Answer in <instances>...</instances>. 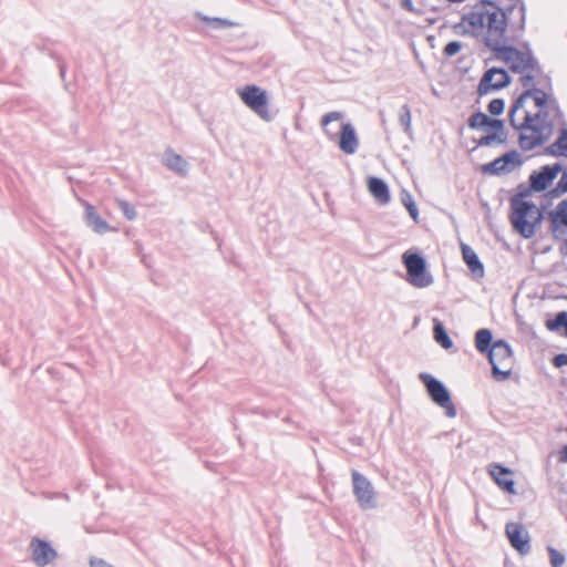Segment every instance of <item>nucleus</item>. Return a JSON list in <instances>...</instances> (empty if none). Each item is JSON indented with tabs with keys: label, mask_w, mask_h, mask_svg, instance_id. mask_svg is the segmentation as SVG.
I'll list each match as a JSON object with an SVG mask.
<instances>
[{
	"label": "nucleus",
	"mask_w": 567,
	"mask_h": 567,
	"mask_svg": "<svg viewBox=\"0 0 567 567\" xmlns=\"http://www.w3.org/2000/svg\"><path fill=\"white\" fill-rule=\"evenodd\" d=\"M553 363L557 368L567 365V353H559L554 357Z\"/></svg>",
	"instance_id": "nucleus-37"
},
{
	"label": "nucleus",
	"mask_w": 567,
	"mask_h": 567,
	"mask_svg": "<svg viewBox=\"0 0 567 567\" xmlns=\"http://www.w3.org/2000/svg\"><path fill=\"white\" fill-rule=\"evenodd\" d=\"M489 124V116L483 112L474 113L468 120V126L473 130L486 127Z\"/></svg>",
	"instance_id": "nucleus-29"
},
{
	"label": "nucleus",
	"mask_w": 567,
	"mask_h": 567,
	"mask_svg": "<svg viewBox=\"0 0 567 567\" xmlns=\"http://www.w3.org/2000/svg\"><path fill=\"white\" fill-rule=\"evenodd\" d=\"M402 203L406 207V209H408L410 216L413 218V220L417 221L419 209L416 207V204H415L413 197L409 193H405L402 195Z\"/></svg>",
	"instance_id": "nucleus-31"
},
{
	"label": "nucleus",
	"mask_w": 567,
	"mask_h": 567,
	"mask_svg": "<svg viewBox=\"0 0 567 567\" xmlns=\"http://www.w3.org/2000/svg\"><path fill=\"white\" fill-rule=\"evenodd\" d=\"M546 154L551 156L567 157V124L560 127L557 140L545 148Z\"/></svg>",
	"instance_id": "nucleus-22"
},
{
	"label": "nucleus",
	"mask_w": 567,
	"mask_h": 567,
	"mask_svg": "<svg viewBox=\"0 0 567 567\" xmlns=\"http://www.w3.org/2000/svg\"><path fill=\"white\" fill-rule=\"evenodd\" d=\"M505 533L512 547L520 555H526L530 551L529 535L523 524L509 522L505 526Z\"/></svg>",
	"instance_id": "nucleus-14"
},
{
	"label": "nucleus",
	"mask_w": 567,
	"mask_h": 567,
	"mask_svg": "<svg viewBox=\"0 0 567 567\" xmlns=\"http://www.w3.org/2000/svg\"><path fill=\"white\" fill-rule=\"evenodd\" d=\"M493 334L489 329H480L475 333V347L478 352L487 354L493 347Z\"/></svg>",
	"instance_id": "nucleus-23"
},
{
	"label": "nucleus",
	"mask_w": 567,
	"mask_h": 567,
	"mask_svg": "<svg viewBox=\"0 0 567 567\" xmlns=\"http://www.w3.org/2000/svg\"><path fill=\"white\" fill-rule=\"evenodd\" d=\"M202 21L210 23L215 29L230 28L234 27V22L221 18H210L203 16L202 13L196 14Z\"/></svg>",
	"instance_id": "nucleus-30"
},
{
	"label": "nucleus",
	"mask_w": 567,
	"mask_h": 567,
	"mask_svg": "<svg viewBox=\"0 0 567 567\" xmlns=\"http://www.w3.org/2000/svg\"><path fill=\"white\" fill-rule=\"evenodd\" d=\"M545 326L549 331H558L560 328H564L563 334L567 338V312H558L554 319H548Z\"/></svg>",
	"instance_id": "nucleus-25"
},
{
	"label": "nucleus",
	"mask_w": 567,
	"mask_h": 567,
	"mask_svg": "<svg viewBox=\"0 0 567 567\" xmlns=\"http://www.w3.org/2000/svg\"><path fill=\"white\" fill-rule=\"evenodd\" d=\"M489 475L504 492L515 494V482L512 478V471L501 464H492L488 468Z\"/></svg>",
	"instance_id": "nucleus-16"
},
{
	"label": "nucleus",
	"mask_w": 567,
	"mask_h": 567,
	"mask_svg": "<svg viewBox=\"0 0 567 567\" xmlns=\"http://www.w3.org/2000/svg\"><path fill=\"white\" fill-rule=\"evenodd\" d=\"M491 41H484L485 45L494 51V58L503 61L515 73L535 72L540 73L542 69L529 48L525 51L513 45H507L508 40H501V34L494 31Z\"/></svg>",
	"instance_id": "nucleus-3"
},
{
	"label": "nucleus",
	"mask_w": 567,
	"mask_h": 567,
	"mask_svg": "<svg viewBox=\"0 0 567 567\" xmlns=\"http://www.w3.org/2000/svg\"><path fill=\"white\" fill-rule=\"evenodd\" d=\"M488 361L492 365V375L503 382L511 378L514 357L511 346L503 339L496 340L492 349L487 352Z\"/></svg>",
	"instance_id": "nucleus-6"
},
{
	"label": "nucleus",
	"mask_w": 567,
	"mask_h": 567,
	"mask_svg": "<svg viewBox=\"0 0 567 567\" xmlns=\"http://www.w3.org/2000/svg\"><path fill=\"white\" fill-rule=\"evenodd\" d=\"M511 82V78L504 69L492 68L487 70L478 84V94L484 95L493 90H501L507 86Z\"/></svg>",
	"instance_id": "nucleus-13"
},
{
	"label": "nucleus",
	"mask_w": 567,
	"mask_h": 567,
	"mask_svg": "<svg viewBox=\"0 0 567 567\" xmlns=\"http://www.w3.org/2000/svg\"><path fill=\"white\" fill-rule=\"evenodd\" d=\"M526 6L523 0H499V3L480 0L462 17L466 32L491 41L495 32L501 40H508L506 32H522L525 29Z\"/></svg>",
	"instance_id": "nucleus-2"
},
{
	"label": "nucleus",
	"mask_w": 567,
	"mask_h": 567,
	"mask_svg": "<svg viewBox=\"0 0 567 567\" xmlns=\"http://www.w3.org/2000/svg\"><path fill=\"white\" fill-rule=\"evenodd\" d=\"M164 165L179 175H186L188 163L181 155L167 150L164 154Z\"/></svg>",
	"instance_id": "nucleus-21"
},
{
	"label": "nucleus",
	"mask_w": 567,
	"mask_h": 567,
	"mask_svg": "<svg viewBox=\"0 0 567 567\" xmlns=\"http://www.w3.org/2000/svg\"><path fill=\"white\" fill-rule=\"evenodd\" d=\"M461 49L462 43L460 41H451L445 45L443 52L446 56H453L458 53Z\"/></svg>",
	"instance_id": "nucleus-36"
},
{
	"label": "nucleus",
	"mask_w": 567,
	"mask_h": 567,
	"mask_svg": "<svg viewBox=\"0 0 567 567\" xmlns=\"http://www.w3.org/2000/svg\"><path fill=\"white\" fill-rule=\"evenodd\" d=\"M567 193V167L561 171V176L554 188L547 192L546 197L549 199L558 198Z\"/></svg>",
	"instance_id": "nucleus-26"
},
{
	"label": "nucleus",
	"mask_w": 567,
	"mask_h": 567,
	"mask_svg": "<svg viewBox=\"0 0 567 567\" xmlns=\"http://www.w3.org/2000/svg\"><path fill=\"white\" fill-rule=\"evenodd\" d=\"M505 142H506V135L504 134V132H501V133L494 132V133L487 134L485 136H482L477 141V146H489L493 143L503 144Z\"/></svg>",
	"instance_id": "nucleus-28"
},
{
	"label": "nucleus",
	"mask_w": 567,
	"mask_h": 567,
	"mask_svg": "<svg viewBox=\"0 0 567 567\" xmlns=\"http://www.w3.org/2000/svg\"><path fill=\"white\" fill-rule=\"evenodd\" d=\"M31 557L38 567L49 565L56 557V551L52 546L40 538H33L30 543Z\"/></svg>",
	"instance_id": "nucleus-15"
},
{
	"label": "nucleus",
	"mask_w": 567,
	"mask_h": 567,
	"mask_svg": "<svg viewBox=\"0 0 567 567\" xmlns=\"http://www.w3.org/2000/svg\"><path fill=\"white\" fill-rule=\"evenodd\" d=\"M520 155L513 150L482 166V172L488 175H501L513 172L522 165Z\"/></svg>",
	"instance_id": "nucleus-11"
},
{
	"label": "nucleus",
	"mask_w": 567,
	"mask_h": 567,
	"mask_svg": "<svg viewBox=\"0 0 567 567\" xmlns=\"http://www.w3.org/2000/svg\"><path fill=\"white\" fill-rule=\"evenodd\" d=\"M486 127L495 128L496 132L501 133V132H503V128H504V122L502 120L489 117V124H487Z\"/></svg>",
	"instance_id": "nucleus-38"
},
{
	"label": "nucleus",
	"mask_w": 567,
	"mask_h": 567,
	"mask_svg": "<svg viewBox=\"0 0 567 567\" xmlns=\"http://www.w3.org/2000/svg\"><path fill=\"white\" fill-rule=\"evenodd\" d=\"M353 495L362 509L377 507V496L372 483L361 473L353 470L351 473Z\"/></svg>",
	"instance_id": "nucleus-10"
},
{
	"label": "nucleus",
	"mask_w": 567,
	"mask_h": 567,
	"mask_svg": "<svg viewBox=\"0 0 567 567\" xmlns=\"http://www.w3.org/2000/svg\"><path fill=\"white\" fill-rule=\"evenodd\" d=\"M508 118L519 132L518 144L525 152L544 145L556 125L566 124L557 100L540 89L525 90L512 104Z\"/></svg>",
	"instance_id": "nucleus-1"
},
{
	"label": "nucleus",
	"mask_w": 567,
	"mask_h": 567,
	"mask_svg": "<svg viewBox=\"0 0 567 567\" xmlns=\"http://www.w3.org/2000/svg\"><path fill=\"white\" fill-rule=\"evenodd\" d=\"M550 218V230L554 237H559L565 231L560 228V226L567 227V199L561 200L555 210L549 212Z\"/></svg>",
	"instance_id": "nucleus-17"
},
{
	"label": "nucleus",
	"mask_w": 567,
	"mask_h": 567,
	"mask_svg": "<svg viewBox=\"0 0 567 567\" xmlns=\"http://www.w3.org/2000/svg\"><path fill=\"white\" fill-rule=\"evenodd\" d=\"M368 189L381 205L388 204L391 199L386 183L379 177H370L368 179Z\"/></svg>",
	"instance_id": "nucleus-19"
},
{
	"label": "nucleus",
	"mask_w": 567,
	"mask_h": 567,
	"mask_svg": "<svg viewBox=\"0 0 567 567\" xmlns=\"http://www.w3.org/2000/svg\"><path fill=\"white\" fill-rule=\"evenodd\" d=\"M461 249L463 260L468 267V269L473 272L474 276L482 278L484 276V266L481 262L477 254L465 244L461 245Z\"/></svg>",
	"instance_id": "nucleus-20"
},
{
	"label": "nucleus",
	"mask_w": 567,
	"mask_h": 567,
	"mask_svg": "<svg viewBox=\"0 0 567 567\" xmlns=\"http://www.w3.org/2000/svg\"><path fill=\"white\" fill-rule=\"evenodd\" d=\"M411 121H412L411 110H410L409 105L404 104L399 110V123L403 127L404 132L408 135H411V133H412Z\"/></svg>",
	"instance_id": "nucleus-27"
},
{
	"label": "nucleus",
	"mask_w": 567,
	"mask_h": 567,
	"mask_svg": "<svg viewBox=\"0 0 567 567\" xmlns=\"http://www.w3.org/2000/svg\"><path fill=\"white\" fill-rule=\"evenodd\" d=\"M402 262L406 269V280L416 288H425L433 284V277L426 271V261L417 252L405 251Z\"/></svg>",
	"instance_id": "nucleus-7"
},
{
	"label": "nucleus",
	"mask_w": 567,
	"mask_h": 567,
	"mask_svg": "<svg viewBox=\"0 0 567 567\" xmlns=\"http://www.w3.org/2000/svg\"><path fill=\"white\" fill-rule=\"evenodd\" d=\"M343 117L341 112H329L321 118V126L327 135H329L330 140H334L338 133H340L339 137V147L346 154H354L359 147V141L355 134L354 127L350 123H341L337 130L330 127L332 122H338Z\"/></svg>",
	"instance_id": "nucleus-5"
},
{
	"label": "nucleus",
	"mask_w": 567,
	"mask_h": 567,
	"mask_svg": "<svg viewBox=\"0 0 567 567\" xmlns=\"http://www.w3.org/2000/svg\"><path fill=\"white\" fill-rule=\"evenodd\" d=\"M561 171L563 165L560 163L544 165L538 171H533L528 178L530 188L534 192L546 190Z\"/></svg>",
	"instance_id": "nucleus-12"
},
{
	"label": "nucleus",
	"mask_w": 567,
	"mask_h": 567,
	"mask_svg": "<svg viewBox=\"0 0 567 567\" xmlns=\"http://www.w3.org/2000/svg\"><path fill=\"white\" fill-rule=\"evenodd\" d=\"M116 203L121 209V212L123 213V215L128 219V220H133L136 218L137 216V213H136V209L133 205H131L128 202L124 200V199H116Z\"/></svg>",
	"instance_id": "nucleus-32"
},
{
	"label": "nucleus",
	"mask_w": 567,
	"mask_h": 567,
	"mask_svg": "<svg viewBox=\"0 0 567 567\" xmlns=\"http://www.w3.org/2000/svg\"><path fill=\"white\" fill-rule=\"evenodd\" d=\"M244 104L254 111L264 121L270 122L274 114L268 109V94L256 85H247L239 91Z\"/></svg>",
	"instance_id": "nucleus-9"
},
{
	"label": "nucleus",
	"mask_w": 567,
	"mask_h": 567,
	"mask_svg": "<svg viewBox=\"0 0 567 567\" xmlns=\"http://www.w3.org/2000/svg\"><path fill=\"white\" fill-rule=\"evenodd\" d=\"M401 7L402 9L409 12H414V6L412 0H401Z\"/></svg>",
	"instance_id": "nucleus-39"
},
{
	"label": "nucleus",
	"mask_w": 567,
	"mask_h": 567,
	"mask_svg": "<svg viewBox=\"0 0 567 567\" xmlns=\"http://www.w3.org/2000/svg\"><path fill=\"white\" fill-rule=\"evenodd\" d=\"M488 112L493 115H501L505 109V102L503 99H494L488 103Z\"/></svg>",
	"instance_id": "nucleus-34"
},
{
	"label": "nucleus",
	"mask_w": 567,
	"mask_h": 567,
	"mask_svg": "<svg viewBox=\"0 0 567 567\" xmlns=\"http://www.w3.org/2000/svg\"><path fill=\"white\" fill-rule=\"evenodd\" d=\"M534 189L525 188L511 199L512 214L509 216L514 229L524 238H532L536 233V227L542 223L543 214L537 206L526 197L530 196Z\"/></svg>",
	"instance_id": "nucleus-4"
},
{
	"label": "nucleus",
	"mask_w": 567,
	"mask_h": 567,
	"mask_svg": "<svg viewBox=\"0 0 567 567\" xmlns=\"http://www.w3.org/2000/svg\"><path fill=\"white\" fill-rule=\"evenodd\" d=\"M561 252L564 255H567V239L564 241L563 246H561Z\"/></svg>",
	"instance_id": "nucleus-41"
},
{
	"label": "nucleus",
	"mask_w": 567,
	"mask_h": 567,
	"mask_svg": "<svg viewBox=\"0 0 567 567\" xmlns=\"http://www.w3.org/2000/svg\"><path fill=\"white\" fill-rule=\"evenodd\" d=\"M419 378L425 385L431 400L445 410L447 417H455L456 408L451 400V394L446 386L440 380L425 372L420 373Z\"/></svg>",
	"instance_id": "nucleus-8"
},
{
	"label": "nucleus",
	"mask_w": 567,
	"mask_h": 567,
	"mask_svg": "<svg viewBox=\"0 0 567 567\" xmlns=\"http://www.w3.org/2000/svg\"><path fill=\"white\" fill-rule=\"evenodd\" d=\"M84 220L86 225L96 234H105L111 230L110 225L96 212L95 207L85 203Z\"/></svg>",
	"instance_id": "nucleus-18"
},
{
	"label": "nucleus",
	"mask_w": 567,
	"mask_h": 567,
	"mask_svg": "<svg viewBox=\"0 0 567 567\" xmlns=\"http://www.w3.org/2000/svg\"><path fill=\"white\" fill-rule=\"evenodd\" d=\"M434 340L444 349H450L453 346V341L447 334L443 323L439 320H434L433 326Z\"/></svg>",
	"instance_id": "nucleus-24"
},
{
	"label": "nucleus",
	"mask_w": 567,
	"mask_h": 567,
	"mask_svg": "<svg viewBox=\"0 0 567 567\" xmlns=\"http://www.w3.org/2000/svg\"><path fill=\"white\" fill-rule=\"evenodd\" d=\"M560 460L563 462H567V445H565L561 450Z\"/></svg>",
	"instance_id": "nucleus-40"
},
{
	"label": "nucleus",
	"mask_w": 567,
	"mask_h": 567,
	"mask_svg": "<svg viewBox=\"0 0 567 567\" xmlns=\"http://www.w3.org/2000/svg\"><path fill=\"white\" fill-rule=\"evenodd\" d=\"M447 1H449V2H451V3H461V2H463L464 0H447Z\"/></svg>",
	"instance_id": "nucleus-42"
},
{
	"label": "nucleus",
	"mask_w": 567,
	"mask_h": 567,
	"mask_svg": "<svg viewBox=\"0 0 567 567\" xmlns=\"http://www.w3.org/2000/svg\"><path fill=\"white\" fill-rule=\"evenodd\" d=\"M548 550V554H549V560H550V566L551 567H561L564 564H565V555L560 551H558L557 549H555L554 547H548L547 548Z\"/></svg>",
	"instance_id": "nucleus-33"
},
{
	"label": "nucleus",
	"mask_w": 567,
	"mask_h": 567,
	"mask_svg": "<svg viewBox=\"0 0 567 567\" xmlns=\"http://www.w3.org/2000/svg\"><path fill=\"white\" fill-rule=\"evenodd\" d=\"M520 74H522L520 83L526 90L536 89L535 82H534L535 74H536L535 72H526V73H520Z\"/></svg>",
	"instance_id": "nucleus-35"
}]
</instances>
